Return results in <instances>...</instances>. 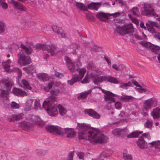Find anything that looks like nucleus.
I'll list each match as a JSON object with an SVG mask.
<instances>
[{"instance_id": "obj_41", "label": "nucleus", "mask_w": 160, "mask_h": 160, "mask_svg": "<svg viewBox=\"0 0 160 160\" xmlns=\"http://www.w3.org/2000/svg\"><path fill=\"white\" fill-rule=\"evenodd\" d=\"M146 25L149 32L152 33H156V31L153 28V26L150 25L149 23H146Z\"/></svg>"}, {"instance_id": "obj_14", "label": "nucleus", "mask_w": 160, "mask_h": 160, "mask_svg": "<svg viewBox=\"0 0 160 160\" xmlns=\"http://www.w3.org/2000/svg\"><path fill=\"white\" fill-rule=\"evenodd\" d=\"M63 135L66 134L67 135L66 137L69 138H72L75 137L76 133L74 129L72 128H63Z\"/></svg>"}, {"instance_id": "obj_54", "label": "nucleus", "mask_w": 160, "mask_h": 160, "mask_svg": "<svg viewBox=\"0 0 160 160\" xmlns=\"http://www.w3.org/2000/svg\"><path fill=\"white\" fill-rule=\"evenodd\" d=\"M86 19L89 21H92L94 19L93 16L91 13H86Z\"/></svg>"}, {"instance_id": "obj_61", "label": "nucleus", "mask_w": 160, "mask_h": 160, "mask_svg": "<svg viewBox=\"0 0 160 160\" xmlns=\"http://www.w3.org/2000/svg\"><path fill=\"white\" fill-rule=\"evenodd\" d=\"M0 88V97H4L6 96L7 92L5 90H2Z\"/></svg>"}, {"instance_id": "obj_21", "label": "nucleus", "mask_w": 160, "mask_h": 160, "mask_svg": "<svg viewBox=\"0 0 160 160\" xmlns=\"http://www.w3.org/2000/svg\"><path fill=\"white\" fill-rule=\"evenodd\" d=\"M66 61L67 63V66L69 70L71 72H73L75 70V63L74 62L68 58H66Z\"/></svg>"}, {"instance_id": "obj_19", "label": "nucleus", "mask_w": 160, "mask_h": 160, "mask_svg": "<svg viewBox=\"0 0 160 160\" xmlns=\"http://www.w3.org/2000/svg\"><path fill=\"white\" fill-rule=\"evenodd\" d=\"M12 92L15 95L19 96H27L28 95L27 92L21 88H14Z\"/></svg>"}, {"instance_id": "obj_34", "label": "nucleus", "mask_w": 160, "mask_h": 160, "mask_svg": "<svg viewBox=\"0 0 160 160\" xmlns=\"http://www.w3.org/2000/svg\"><path fill=\"white\" fill-rule=\"evenodd\" d=\"M143 133L142 131H140L139 132L138 131H134L128 135V138H133L138 137L140 134H142Z\"/></svg>"}, {"instance_id": "obj_11", "label": "nucleus", "mask_w": 160, "mask_h": 160, "mask_svg": "<svg viewBox=\"0 0 160 160\" xmlns=\"http://www.w3.org/2000/svg\"><path fill=\"white\" fill-rule=\"evenodd\" d=\"M19 58L18 63L20 65L25 66L29 64L31 62L30 57L25 55H21L20 52L18 54Z\"/></svg>"}, {"instance_id": "obj_52", "label": "nucleus", "mask_w": 160, "mask_h": 160, "mask_svg": "<svg viewBox=\"0 0 160 160\" xmlns=\"http://www.w3.org/2000/svg\"><path fill=\"white\" fill-rule=\"evenodd\" d=\"M0 6L4 9L8 8V5L5 2V0H0Z\"/></svg>"}, {"instance_id": "obj_20", "label": "nucleus", "mask_w": 160, "mask_h": 160, "mask_svg": "<svg viewBox=\"0 0 160 160\" xmlns=\"http://www.w3.org/2000/svg\"><path fill=\"white\" fill-rule=\"evenodd\" d=\"M12 83L11 82H0V88L5 89L8 91H9L12 87Z\"/></svg>"}, {"instance_id": "obj_5", "label": "nucleus", "mask_w": 160, "mask_h": 160, "mask_svg": "<svg viewBox=\"0 0 160 160\" xmlns=\"http://www.w3.org/2000/svg\"><path fill=\"white\" fill-rule=\"evenodd\" d=\"M79 75L74 74L73 75L72 79L68 81V83L70 85H72L75 82L81 80L84 77L86 71L85 68H78L77 69Z\"/></svg>"}, {"instance_id": "obj_39", "label": "nucleus", "mask_w": 160, "mask_h": 160, "mask_svg": "<svg viewBox=\"0 0 160 160\" xmlns=\"http://www.w3.org/2000/svg\"><path fill=\"white\" fill-rule=\"evenodd\" d=\"M58 108L60 114L64 116L67 112L66 109L60 105H58Z\"/></svg>"}, {"instance_id": "obj_24", "label": "nucleus", "mask_w": 160, "mask_h": 160, "mask_svg": "<svg viewBox=\"0 0 160 160\" xmlns=\"http://www.w3.org/2000/svg\"><path fill=\"white\" fill-rule=\"evenodd\" d=\"M38 78L42 81H46L49 79V77L47 74L45 73H39L38 75Z\"/></svg>"}, {"instance_id": "obj_40", "label": "nucleus", "mask_w": 160, "mask_h": 160, "mask_svg": "<svg viewBox=\"0 0 160 160\" xmlns=\"http://www.w3.org/2000/svg\"><path fill=\"white\" fill-rule=\"evenodd\" d=\"M22 83L23 85L24 88H26L29 90L31 89L32 88L30 86L29 83L27 81L23 79L22 81Z\"/></svg>"}, {"instance_id": "obj_62", "label": "nucleus", "mask_w": 160, "mask_h": 160, "mask_svg": "<svg viewBox=\"0 0 160 160\" xmlns=\"http://www.w3.org/2000/svg\"><path fill=\"white\" fill-rule=\"evenodd\" d=\"M13 109H17L19 108V105L14 102H12L11 105Z\"/></svg>"}, {"instance_id": "obj_56", "label": "nucleus", "mask_w": 160, "mask_h": 160, "mask_svg": "<svg viewBox=\"0 0 160 160\" xmlns=\"http://www.w3.org/2000/svg\"><path fill=\"white\" fill-rule=\"evenodd\" d=\"M123 157L125 160H132V158L131 155L127 153H123Z\"/></svg>"}, {"instance_id": "obj_58", "label": "nucleus", "mask_w": 160, "mask_h": 160, "mask_svg": "<svg viewBox=\"0 0 160 160\" xmlns=\"http://www.w3.org/2000/svg\"><path fill=\"white\" fill-rule=\"evenodd\" d=\"M128 129L127 128L120 129V137L127 134L128 133Z\"/></svg>"}, {"instance_id": "obj_35", "label": "nucleus", "mask_w": 160, "mask_h": 160, "mask_svg": "<svg viewBox=\"0 0 160 160\" xmlns=\"http://www.w3.org/2000/svg\"><path fill=\"white\" fill-rule=\"evenodd\" d=\"M76 4L77 8L80 9L85 11L88 10L87 8L83 3L77 2L76 3Z\"/></svg>"}, {"instance_id": "obj_23", "label": "nucleus", "mask_w": 160, "mask_h": 160, "mask_svg": "<svg viewBox=\"0 0 160 160\" xmlns=\"http://www.w3.org/2000/svg\"><path fill=\"white\" fill-rule=\"evenodd\" d=\"M150 115L154 119H157L160 117V108H154L150 113Z\"/></svg>"}, {"instance_id": "obj_46", "label": "nucleus", "mask_w": 160, "mask_h": 160, "mask_svg": "<svg viewBox=\"0 0 160 160\" xmlns=\"http://www.w3.org/2000/svg\"><path fill=\"white\" fill-rule=\"evenodd\" d=\"M59 92V90L58 89H52L50 91L51 95L55 96H57Z\"/></svg>"}, {"instance_id": "obj_49", "label": "nucleus", "mask_w": 160, "mask_h": 160, "mask_svg": "<svg viewBox=\"0 0 160 160\" xmlns=\"http://www.w3.org/2000/svg\"><path fill=\"white\" fill-rule=\"evenodd\" d=\"M5 24L4 22L0 21V33L4 32L5 30Z\"/></svg>"}, {"instance_id": "obj_53", "label": "nucleus", "mask_w": 160, "mask_h": 160, "mask_svg": "<svg viewBox=\"0 0 160 160\" xmlns=\"http://www.w3.org/2000/svg\"><path fill=\"white\" fill-rule=\"evenodd\" d=\"M53 84L54 82L53 81L50 82L48 84V86L44 88V90L46 92H48L52 87Z\"/></svg>"}, {"instance_id": "obj_36", "label": "nucleus", "mask_w": 160, "mask_h": 160, "mask_svg": "<svg viewBox=\"0 0 160 160\" xmlns=\"http://www.w3.org/2000/svg\"><path fill=\"white\" fill-rule=\"evenodd\" d=\"M91 90H89L84 92L81 93L80 95L78 97V99H82L86 98L87 96L91 93Z\"/></svg>"}, {"instance_id": "obj_6", "label": "nucleus", "mask_w": 160, "mask_h": 160, "mask_svg": "<svg viewBox=\"0 0 160 160\" xmlns=\"http://www.w3.org/2000/svg\"><path fill=\"white\" fill-rule=\"evenodd\" d=\"M141 13L142 15L148 17H158V15L155 12L154 9L151 8V5L147 3L144 4L143 9L142 10Z\"/></svg>"}, {"instance_id": "obj_47", "label": "nucleus", "mask_w": 160, "mask_h": 160, "mask_svg": "<svg viewBox=\"0 0 160 160\" xmlns=\"http://www.w3.org/2000/svg\"><path fill=\"white\" fill-rule=\"evenodd\" d=\"M143 36H140L138 34H135L134 36L136 38L142 40L144 39H146L147 37L146 35L143 32H142Z\"/></svg>"}, {"instance_id": "obj_17", "label": "nucleus", "mask_w": 160, "mask_h": 160, "mask_svg": "<svg viewBox=\"0 0 160 160\" xmlns=\"http://www.w3.org/2000/svg\"><path fill=\"white\" fill-rule=\"evenodd\" d=\"M84 112L85 113L95 118L98 119L100 118V115L92 109H86L85 110Z\"/></svg>"}, {"instance_id": "obj_42", "label": "nucleus", "mask_w": 160, "mask_h": 160, "mask_svg": "<svg viewBox=\"0 0 160 160\" xmlns=\"http://www.w3.org/2000/svg\"><path fill=\"white\" fill-rule=\"evenodd\" d=\"M152 125V122L149 120H147V122L144 123V127L148 128L151 129Z\"/></svg>"}, {"instance_id": "obj_9", "label": "nucleus", "mask_w": 160, "mask_h": 160, "mask_svg": "<svg viewBox=\"0 0 160 160\" xmlns=\"http://www.w3.org/2000/svg\"><path fill=\"white\" fill-rule=\"evenodd\" d=\"M158 100L153 97L145 101L143 104V107L146 110H148L152 107H156L157 104Z\"/></svg>"}, {"instance_id": "obj_31", "label": "nucleus", "mask_w": 160, "mask_h": 160, "mask_svg": "<svg viewBox=\"0 0 160 160\" xmlns=\"http://www.w3.org/2000/svg\"><path fill=\"white\" fill-rule=\"evenodd\" d=\"M134 99V97L131 96L123 95L121 97V99L125 102H129L132 101Z\"/></svg>"}, {"instance_id": "obj_27", "label": "nucleus", "mask_w": 160, "mask_h": 160, "mask_svg": "<svg viewBox=\"0 0 160 160\" xmlns=\"http://www.w3.org/2000/svg\"><path fill=\"white\" fill-rule=\"evenodd\" d=\"M20 47L22 48L25 52L28 55L31 54L33 50L31 48H28L22 43L20 45Z\"/></svg>"}, {"instance_id": "obj_55", "label": "nucleus", "mask_w": 160, "mask_h": 160, "mask_svg": "<svg viewBox=\"0 0 160 160\" xmlns=\"http://www.w3.org/2000/svg\"><path fill=\"white\" fill-rule=\"evenodd\" d=\"M77 155L79 158L81 160H84V153L82 152H78Z\"/></svg>"}, {"instance_id": "obj_16", "label": "nucleus", "mask_w": 160, "mask_h": 160, "mask_svg": "<svg viewBox=\"0 0 160 160\" xmlns=\"http://www.w3.org/2000/svg\"><path fill=\"white\" fill-rule=\"evenodd\" d=\"M136 143L139 148L142 149L147 148L148 147L147 143L142 137H140L137 141Z\"/></svg>"}, {"instance_id": "obj_15", "label": "nucleus", "mask_w": 160, "mask_h": 160, "mask_svg": "<svg viewBox=\"0 0 160 160\" xmlns=\"http://www.w3.org/2000/svg\"><path fill=\"white\" fill-rule=\"evenodd\" d=\"M20 125L22 129L28 132L33 129V125L32 123L25 121L22 122Z\"/></svg>"}, {"instance_id": "obj_64", "label": "nucleus", "mask_w": 160, "mask_h": 160, "mask_svg": "<svg viewBox=\"0 0 160 160\" xmlns=\"http://www.w3.org/2000/svg\"><path fill=\"white\" fill-rule=\"evenodd\" d=\"M141 137H142V138L143 139L144 138H148V139H150V137L149 135V134L148 133H144L142 135V136Z\"/></svg>"}, {"instance_id": "obj_2", "label": "nucleus", "mask_w": 160, "mask_h": 160, "mask_svg": "<svg viewBox=\"0 0 160 160\" xmlns=\"http://www.w3.org/2000/svg\"><path fill=\"white\" fill-rule=\"evenodd\" d=\"M123 21L119 18L115 19L113 21L116 28L114 31V33L116 35L119 34L122 35L127 34H132L133 32V29L132 24H130L127 25L121 26L120 24Z\"/></svg>"}, {"instance_id": "obj_25", "label": "nucleus", "mask_w": 160, "mask_h": 160, "mask_svg": "<svg viewBox=\"0 0 160 160\" xmlns=\"http://www.w3.org/2000/svg\"><path fill=\"white\" fill-rule=\"evenodd\" d=\"M47 111H48V114L50 116H55L58 114V111L55 106L52 107Z\"/></svg>"}, {"instance_id": "obj_10", "label": "nucleus", "mask_w": 160, "mask_h": 160, "mask_svg": "<svg viewBox=\"0 0 160 160\" xmlns=\"http://www.w3.org/2000/svg\"><path fill=\"white\" fill-rule=\"evenodd\" d=\"M119 12H115L112 14H107L103 12H99L96 15L97 18L100 20L105 21L109 19V16H111L114 17H116L120 15Z\"/></svg>"}, {"instance_id": "obj_59", "label": "nucleus", "mask_w": 160, "mask_h": 160, "mask_svg": "<svg viewBox=\"0 0 160 160\" xmlns=\"http://www.w3.org/2000/svg\"><path fill=\"white\" fill-rule=\"evenodd\" d=\"M132 13L133 15L139 16V10L137 8H133L132 9Z\"/></svg>"}, {"instance_id": "obj_29", "label": "nucleus", "mask_w": 160, "mask_h": 160, "mask_svg": "<svg viewBox=\"0 0 160 160\" xmlns=\"http://www.w3.org/2000/svg\"><path fill=\"white\" fill-rule=\"evenodd\" d=\"M151 51L158 56L160 55V47L158 45H152L151 47Z\"/></svg>"}, {"instance_id": "obj_7", "label": "nucleus", "mask_w": 160, "mask_h": 160, "mask_svg": "<svg viewBox=\"0 0 160 160\" xmlns=\"http://www.w3.org/2000/svg\"><path fill=\"white\" fill-rule=\"evenodd\" d=\"M46 130L48 132L55 135L63 136V128L58 126L48 125L45 127Z\"/></svg>"}, {"instance_id": "obj_51", "label": "nucleus", "mask_w": 160, "mask_h": 160, "mask_svg": "<svg viewBox=\"0 0 160 160\" xmlns=\"http://www.w3.org/2000/svg\"><path fill=\"white\" fill-rule=\"evenodd\" d=\"M12 71L17 72L18 73V76L19 78H21L22 75V71L19 68H13L11 69Z\"/></svg>"}, {"instance_id": "obj_38", "label": "nucleus", "mask_w": 160, "mask_h": 160, "mask_svg": "<svg viewBox=\"0 0 160 160\" xmlns=\"http://www.w3.org/2000/svg\"><path fill=\"white\" fill-rule=\"evenodd\" d=\"M139 43L140 44L145 48H150L151 50V47L152 45H151L150 43L148 42L141 41L139 42Z\"/></svg>"}, {"instance_id": "obj_43", "label": "nucleus", "mask_w": 160, "mask_h": 160, "mask_svg": "<svg viewBox=\"0 0 160 160\" xmlns=\"http://www.w3.org/2000/svg\"><path fill=\"white\" fill-rule=\"evenodd\" d=\"M120 129L117 128L112 130V134L117 137H120Z\"/></svg>"}, {"instance_id": "obj_3", "label": "nucleus", "mask_w": 160, "mask_h": 160, "mask_svg": "<svg viewBox=\"0 0 160 160\" xmlns=\"http://www.w3.org/2000/svg\"><path fill=\"white\" fill-rule=\"evenodd\" d=\"M34 47L36 49H42L43 51H46L48 53L43 56L44 59L48 58L49 56L52 57H55L60 51L58 50V48L54 44L44 45L41 44H37L35 45Z\"/></svg>"}, {"instance_id": "obj_18", "label": "nucleus", "mask_w": 160, "mask_h": 160, "mask_svg": "<svg viewBox=\"0 0 160 160\" xmlns=\"http://www.w3.org/2000/svg\"><path fill=\"white\" fill-rule=\"evenodd\" d=\"M23 117V114L22 113L13 114L8 117V120L10 122H14L22 119Z\"/></svg>"}, {"instance_id": "obj_1", "label": "nucleus", "mask_w": 160, "mask_h": 160, "mask_svg": "<svg viewBox=\"0 0 160 160\" xmlns=\"http://www.w3.org/2000/svg\"><path fill=\"white\" fill-rule=\"evenodd\" d=\"M77 128L79 130L78 133L79 139H88L94 144L97 143H104L107 142L108 137L103 134H100L94 129L90 128L88 125L85 123H78Z\"/></svg>"}, {"instance_id": "obj_32", "label": "nucleus", "mask_w": 160, "mask_h": 160, "mask_svg": "<svg viewBox=\"0 0 160 160\" xmlns=\"http://www.w3.org/2000/svg\"><path fill=\"white\" fill-rule=\"evenodd\" d=\"M23 69L28 73H31L35 70V68L32 66H29L27 67H24Z\"/></svg>"}, {"instance_id": "obj_37", "label": "nucleus", "mask_w": 160, "mask_h": 160, "mask_svg": "<svg viewBox=\"0 0 160 160\" xmlns=\"http://www.w3.org/2000/svg\"><path fill=\"white\" fill-rule=\"evenodd\" d=\"M135 89L140 93H142L143 92H144L145 93L148 94L150 92V91L148 89L145 88H142V87L140 88H136Z\"/></svg>"}, {"instance_id": "obj_48", "label": "nucleus", "mask_w": 160, "mask_h": 160, "mask_svg": "<svg viewBox=\"0 0 160 160\" xmlns=\"http://www.w3.org/2000/svg\"><path fill=\"white\" fill-rule=\"evenodd\" d=\"M46 153V151L41 149H37L36 150V153L38 156H42L45 154Z\"/></svg>"}, {"instance_id": "obj_45", "label": "nucleus", "mask_w": 160, "mask_h": 160, "mask_svg": "<svg viewBox=\"0 0 160 160\" xmlns=\"http://www.w3.org/2000/svg\"><path fill=\"white\" fill-rule=\"evenodd\" d=\"M40 100L36 99L35 100L34 104V109L37 110L40 108Z\"/></svg>"}, {"instance_id": "obj_57", "label": "nucleus", "mask_w": 160, "mask_h": 160, "mask_svg": "<svg viewBox=\"0 0 160 160\" xmlns=\"http://www.w3.org/2000/svg\"><path fill=\"white\" fill-rule=\"evenodd\" d=\"M74 155V151L69 152L68 155L67 160H73V157Z\"/></svg>"}, {"instance_id": "obj_8", "label": "nucleus", "mask_w": 160, "mask_h": 160, "mask_svg": "<svg viewBox=\"0 0 160 160\" xmlns=\"http://www.w3.org/2000/svg\"><path fill=\"white\" fill-rule=\"evenodd\" d=\"M57 102V98L55 96L51 95L47 98L43 102L42 106L46 110H48L55 106Z\"/></svg>"}, {"instance_id": "obj_22", "label": "nucleus", "mask_w": 160, "mask_h": 160, "mask_svg": "<svg viewBox=\"0 0 160 160\" xmlns=\"http://www.w3.org/2000/svg\"><path fill=\"white\" fill-rule=\"evenodd\" d=\"M52 28L54 32L59 35L61 37L63 38L65 37V34L63 32L62 30L59 27L55 25H52Z\"/></svg>"}, {"instance_id": "obj_44", "label": "nucleus", "mask_w": 160, "mask_h": 160, "mask_svg": "<svg viewBox=\"0 0 160 160\" xmlns=\"http://www.w3.org/2000/svg\"><path fill=\"white\" fill-rule=\"evenodd\" d=\"M131 84L132 83L130 81H129L128 82L126 83H121L120 85V87L121 88H122L123 89H126L128 88V87L130 86Z\"/></svg>"}, {"instance_id": "obj_12", "label": "nucleus", "mask_w": 160, "mask_h": 160, "mask_svg": "<svg viewBox=\"0 0 160 160\" xmlns=\"http://www.w3.org/2000/svg\"><path fill=\"white\" fill-rule=\"evenodd\" d=\"M102 92L105 94L104 97V100L105 101L108 102L109 103L115 102L114 97L117 96V95L109 91L103 89L102 90Z\"/></svg>"}, {"instance_id": "obj_30", "label": "nucleus", "mask_w": 160, "mask_h": 160, "mask_svg": "<svg viewBox=\"0 0 160 160\" xmlns=\"http://www.w3.org/2000/svg\"><path fill=\"white\" fill-rule=\"evenodd\" d=\"M35 119L36 123L38 124L40 127H42L45 124V122L41 119L40 117L38 116H36L35 117Z\"/></svg>"}, {"instance_id": "obj_13", "label": "nucleus", "mask_w": 160, "mask_h": 160, "mask_svg": "<svg viewBox=\"0 0 160 160\" xmlns=\"http://www.w3.org/2000/svg\"><path fill=\"white\" fill-rule=\"evenodd\" d=\"M10 2L12 4L14 8L23 11H26L27 9L22 4L14 0H10Z\"/></svg>"}, {"instance_id": "obj_26", "label": "nucleus", "mask_w": 160, "mask_h": 160, "mask_svg": "<svg viewBox=\"0 0 160 160\" xmlns=\"http://www.w3.org/2000/svg\"><path fill=\"white\" fill-rule=\"evenodd\" d=\"M101 5V4L100 2L92 3L88 5V7L89 9H94L97 11Z\"/></svg>"}, {"instance_id": "obj_63", "label": "nucleus", "mask_w": 160, "mask_h": 160, "mask_svg": "<svg viewBox=\"0 0 160 160\" xmlns=\"http://www.w3.org/2000/svg\"><path fill=\"white\" fill-rule=\"evenodd\" d=\"M148 23L149 24H150L152 26H154L156 27H158L159 26V25L158 23L155 22H153L151 21L150 20L148 21Z\"/></svg>"}, {"instance_id": "obj_50", "label": "nucleus", "mask_w": 160, "mask_h": 160, "mask_svg": "<svg viewBox=\"0 0 160 160\" xmlns=\"http://www.w3.org/2000/svg\"><path fill=\"white\" fill-rule=\"evenodd\" d=\"M159 140L157 141V142H153L149 143L151 145L150 146V147H152L154 146L156 148H159L158 146H160L159 143Z\"/></svg>"}, {"instance_id": "obj_60", "label": "nucleus", "mask_w": 160, "mask_h": 160, "mask_svg": "<svg viewBox=\"0 0 160 160\" xmlns=\"http://www.w3.org/2000/svg\"><path fill=\"white\" fill-rule=\"evenodd\" d=\"M89 79L88 77V74H87L83 80L81 81V82L83 84H86L89 83Z\"/></svg>"}, {"instance_id": "obj_33", "label": "nucleus", "mask_w": 160, "mask_h": 160, "mask_svg": "<svg viewBox=\"0 0 160 160\" xmlns=\"http://www.w3.org/2000/svg\"><path fill=\"white\" fill-rule=\"evenodd\" d=\"M80 48V45L77 43H73L69 46L68 48L71 50L72 52H74L77 49Z\"/></svg>"}, {"instance_id": "obj_4", "label": "nucleus", "mask_w": 160, "mask_h": 160, "mask_svg": "<svg viewBox=\"0 0 160 160\" xmlns=\"http://www.w3.org/2000/svg\"><path fill=\"white\" fill-rule=\"evenodd\" d=\"M98 74H95L93 73H91L90 75V78L93 80V82L95 85H98L99 82H101L107 79L108 81L111 83H119V81L118 80L115 78L112 77H107L105 76L98 77Z\"/></svg>"}, {"instance_id": "obj_28", "label": "nucleus", "mask_w": 160, "mask_h": 160, "mask_svg": "<svg viewBox=\"0 0 160 160\" xmlns=\"http://www.w3.org/2000/svg\"><path fill=\"white\" fill-rule=\"evenodd\" d=\"M11 60L10 59H8L6 61L2 63L3 67L7 72H9L10 71V66L9 64L11 63Z\"/></svg>"}]
</instances>
